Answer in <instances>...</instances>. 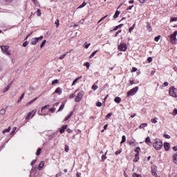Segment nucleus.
I'll list each match as a JSON object with an SVG mask.
<instances>
[{
	"label": "nucleus",
	"mask_w": 177,
	"mask_h": 177,
	"mask_svg": "<svg viewBox=\"0 0 177 177\" xmlns=\"http://www.w3.org/2000/svg\"><path fill=\"white\" fill-rule=\"evenodd\" d=\"M153 147L156 149V150H161L162 148V141H161L160 139H155Z\"/></svg>",
	"instance_id": "f257e3e1"
},
{
	"label": "nucleus",
	"mask_w": 177,
	"mask_h": 177,
	"mask_svg": "<svg viewBox=\"0 0 177 177\" xmlns=\"http://www.w3.org/2000/svg\"><path fill=\"white\" fill-rule=\"evenodd\" d=\"M1 48L4 55H7V56H10V55H12L10 51H9V46H2Z\"/></svg>",
	"instance_id": "f03ea898"
},
{
	"label": "nucleus",
	"mask_w": 177,
	"mask_h": 177,
	"mask_svg": "<svg viewBox=\"0 0 177 177\" xmlns=\"http://www.w3.org/2000/svg\"><path fill=\"white\" fill-rule=\"evenodd\" d=\"M44 39V36H40L39 37H35L31 39L32 45H37L39 41H42Z\"/></svg>",
	"instance_id": "7ed1b4c3"
},
{
	"label": "nucleus",
	"mask_w": 177,
	"mask_h": 177,
	"mask_svg": "<svg viewBox=\"0 0 177 177\" xmlns=\"http://www.w3.org/2000/svg\"><path fill=\"white\" fill-rule=\"evenodd\" d=\"M176 35L177 31H175L171 36H170V42L174 45H176Z\"/></svg>",
	"instance_id": "20e7f679"
},
{
	"label": "nucleus",
	"mask_w": 177,
	"mask_h": 177,
	"mask_svg": "<svg viewBox=\"0 0 177 177\" xmlns=\"http://www.w3.org/2000/svg\"><path fill=\"white\" fill-rule=\"evenodd\" d=\"M138 90H139V87H138V86L130 90L127 93V97H129V96H133V95H135L136 93V92H138Z\"/></svg>",
	"instance_id": "39448f33"
},
{
	"label": "nucleus",
	"mask_w": 177,
	"mask_h": 177,
	"mask_svg": "<svg viewBox=\"0 0 177 177\" xmlns=\"http://www.w3.org/2000/svg\"><path fill=\"white\" fill-rule=\"evenodd\" d=\"M83 96H84V91L79 92L77 97L75 98V102H80Z\"/></svg>",
	"instance_id": "423d86ee"
},
{
	"label": "nucleus",
	"mask_w": 177,
	"mask_h": 177,
	"mask_svg": "<svg viewBox=\"0 0 177 177\" xmlns=\"http://www.w3.org/2000/svg\"><path fill=\"white\" fill-rule=\"evenodd\" d=\"M169 93L170 96H172L173 97H177L176 93H175V87L171 86L169 89Z\"/></svg>",
	"instance_id": "0eeeda50"
},
{
	"label": "nucleus",
	"mask_w": 177,
	"mask_h": 177,
	"mask_svg": "<svg viewBox=\"0 0 177 177\" xmlns=\"http://www.w3.org/2000/svg\"><path fill=\"white\" fill-rule=\"evenodd\" d=\"M118 49H120L122 52H125L127 50V44L125 43H122L118 46Z\"/></svg>",
	"instance_id": "6e6552de"
},
{
	"label": "nucleus",
	"mask_w": 177,
	"mask_h": 177,
	"mask_svg": "<svg viewBox=\"0 0 177 177\" xmlns=\"http://www.w3.org/2000/svg\"><path fill=\"white\" fill-rule=\"evenodd\" d=\"M36 113L37 112L35 111H34V110L30 111V112H29L28 113V115H26V120H30V118L31 117V115H32V117H34V115H35Z\"/></svg>",
	"instance_id": "1a4fd4ad"
},
{
	"label": "nucleus",
	"mask_w": 177,
	"mask_h": 177,
	"mask_svg": "<svg viewBox=\"0 0 177 177\" xmlns=\"http://www.w3.org/2000/svg\"><path fill=\"white\" fill-rule=\"evenodd\" d=\"M62 88L60 87H58L55 91V92L53 93V95H55V93H58V95H62Z\"/></svg>",
	"instance_id": "9d476101"
},
{
	"label": "nucleus",
	"mask_w": 177,
	"mask_h": 177,
	"mask_svg": "<svg viewBox=\"0 0 177 177\" xmlns=\"http://www.w3.org/2000/svg\"><path fill=\"white\" fill-rule=\"evenodd\" d=\"M164 147H165V150L166 151H168V150H169V147H170L169 143V142H165Z\"/></svg>",
	"instance_id": "9b49d317"
},
{
	"label": "nucleus",
	"mask_w": 177,
	"mask_h": 177,
	"mask_svg": "<svg viewBox=\"0 0 177 177\" xmlns=\"http://www.w3.org/2000/svg\"><path fill=\"white\" fill-rule=\"evenodd\" d=\"M12 86V82L10 83L3 90V93H5L6 92H8V91H9V89H10V87Z\"/></svg>",
	"instance_id": "f8f14e48"
},
{
	"label": "nucleus",
	"mask_w": 177,
	"mask_h": 177,
	"mask_svg": "<svg viewBox=\"0 0 177 177\" xmlns=\"http://www.w3.org/2000/svg\"><path fill=\"white\" fill-rule=\"evenodd\" d=\"M173 162L177 164V153L173 154Z\"/></svg>",
	"instance_id": "ddd939ff"
},
{
	"label": "nucleus",
	"mask_w": 177,
	"mask_h": 177,
	"mask_svg": "<svg viewBox=\"0 0 177 177\" xmlns=\"http://www.w3.org/2000/svg\"><path fill=\"white\" fill-rule=\"evenodd\" d=\"M67 129V125H63L62 127V129L59 130L60 133H63L64 132V130Z\"/></svg>",
	"instance_id": "4468645a"
},
{
	"label": "nucleus",
	"mask_w": 177,
	"mask_h": 177,
	"mask_svg": "<svg viewBox=\"0 0 177 177\" xmlns=\"http://www.w3.org/2000/svg\"><path fill=\"white\" fill-rule=\"evenodd\" d=\"M73 114H74V112L71 111V113L65 118L64 121H67L69 118H71Z\"/></svg>",
	"instance_id": "2eb2a0df"
},
{
	"label": "nucleus",
	"mask_w": 177,
	"mask_h": 177,
	"mask_svg": "<svg viewBox=\"0 0 177 177\" xmlns=\"http://www.w3.org/2000/svg\"><path fill=\"white\" fill-rule=\"evenodd\" d=\"M81 78H82V76H80L77 78H76L75 80H74L72 85L73 86L75 85V84L77 83V81H79V80H81Z\"/></svg>",
	"instance_id": "dca6fc26"
},
{
	"label": "nucleus",
	"mask_w": 177,
	"mask_h": 177,
	"mask_svg": "<svg viewBox=\"0 0 177 177\" xmlns=\"http://www.w3.org/2000/svg\"><path fill=\"white\" fill-rule=\"evenodd\" d=\"M133 161L134 162H138V161H139V153H136Z\"/></svg>",
	"instance_id": "f3484780"
},
{
	"label": "nucleus",
	"mask_w": 177,
	"mask_h": 177,
	"mask_svg": "<svg viewBox=\"0 0 177 177\" xmlns=\"http://www.w3.org/2000/svg\"><path fill=\"white\" fill-rule=\"evenodd\" d=\"M44 165H45V163L44 162V161H41L39 165V169L40 171L41 169H42V168H44Z\"/></svg>",
	"instance_id": "a211bd4d"
},
{
	"label": "nucleus",
	"mask_w": 177,
	"mask_h": 177,
	"mask_svg": "<svg viewBox=\"0 0 177 177\" xmlns=\"http://www.w3.org/2000/svg\"><path fill=\"white\" fill-rule=\"evenodd\" d=\"M4 114H6V109H1L0 110V115H4Z\"/></svg>",
	"instance_id": "6ab92c4d"
},
{
	"label": "nucleus",
	"mask_w": 177,
	"mask_h": 177,
	"mask_svg": "<svg viewBox=\"0 0 177 177\" xmlns=\"http://www.w3.org/2000/svg\"><path fill=\"white\" fill-rule=\"evenodd\" d=\"M114 101L115 102V103H121V97H115Z\"/></svg>",
	"instance_id": "aec40b11"
},
{
	"label": "nucleus",
	"mask_w": 177,
	"mask_h": 177,
	"mask_svg": "<svg viewBox=\"0 0 177 177\" xmlns=\"http://www.w3.org/2000/svg\"><path fill=\"white\" fill-rule=\"evenodd\" d=\"M125 142H127V137H125V136H122L120 145H122V143H125Z\"/></svg>",
	"instance_id": "412c9836"
},
{
	"label": "nucleus",
	"mask_w": 177,
	"mask_h": 177,
	"mask_svg": "<svg viewBox=\"0 0 177 177\" xmlns=\"http://www.w3.org/2000/svg\"><path fill=\"white\" fill-rule=\"evenodd\" d=\"M120 11L117 10L115 13V15H113V19H117V17H118V16H120Z\"/></svg>",
	"instance_id": "4be33fe9"
},
{
	"label": "nucleus",
	"mask_w": 177,
	"mask_h": 177,
	"mask_svg": "<svg viewBox=\"0 0 177 177\" xmlns=\"http://www.w3.org/2000/svg\"><path fill=\"white\" fill-rule=\"evenodd\" d=\"M35 100H37V97L32 100L31 101L28 102L26 103V106H30V104H32V103H34V102H35Z\"/></svg>",
	"instance_id": "5701e85b"
},
{
	"label": "nucleus",
	"mask_w": 177,
	"mask_h": 177,
	"mask_svg": "<svg viewBox=\"0 0 177 177\" xmlns=\"http://www.w3.org/2000/svg\"><path fill=\"white\" fill-rule=\"evenodd\" d=\"M84 6H86V3L85 1H84V2L82 3V4L80 5V6L77 8V9H81V8H84Z\"/></svg>",
	"instance_id": "b1692460"
},
{
	"label": "nucleus",
	"mask_w": 177,
	"mask_h": 177,
	"mask_svg": "<svg viewBox=\"0 0 177 177\" xmlns=\"http://www.w3.org/2000/svg\"><path fill=\"white\" fill-rule=\"evenodd\" d=\"M10 129H11L10 127H8V129H4V130L3 131V133H8V132H10Z\"/></svg>",
	"instance_id": "393cba45"
},
{
	"label": "nucleus",
	"mask_w": 177,
	"mask_h": 177,
	"mask_svg": "<svg viewBox=\"0 0 177 177\" xmlns=\"http://www.w3.org/2000/svg\"><path fill=\"white\" fill-rule=\"evenodd\" d=\"M145 127H147V123H142L139 126L140 129H142V128H145Z\"/></svg>",
	"instance_id": "a878e982"
},
{
	"label": "nucleus",
	"mask_w": 177,
	"mask_h": 177,
	"mask_svg": "<svg viewBox=\"0 0 177 177\" xmlns=\"http://www.w3.org/2000/svg\"><path fill=\"white\" fill-rule=\"evenodd\" d=\"M24 93H23L21 97L18 99V103H20V102H21V100H23V98L24 97Z\"/></svg>",
	"instance_id": "bb28decb"
},
{
	"label": "nucleus",
	"mask_w": 177,
	"mask_h": 177,
	"mask_svg": "<svg viewBox=\"0 0 177 177\" xmlns=\"http://www.w3.org/2000/svg\"><path fill=\"white\" fill-rule=\"evenodd\" d=\"M32 1L35 3V6H39V3L37 0H32Z\"/></svg>",
	"instance_id": "cd10ccee"
},
{
	"label": "nucleus",
	"mask_w": 177,
	"mask_h": 177,
	"mask_svg": "<svg viewBox=\"0 0 177 177\" xmlns=\"http://www.w3.org/2000/svg\"><path fill=\"white\" fill-rule=\"evenodd\" d=\"M157 120H158L157 118H154L151 120V122H152V124H156Z\"/></svg>",
	"instance_id": "c85d7f7f"
},
{
	"label": "nucleus",
	"mask_w": 177,
	"mask_h": 177,
	"mask_svg": "<svg viewBox=\"0 0 177 177\" xmlns=\"http://www.w3.org/2000/svg\"><path fill=\"white\" fill-rule=\"evenodd\" d=\"M174 21H177V17H171L170 18V23H172Z\"/></svg>",
	"instance_id": "c756f323"
},
{
	"label": "nucleus",
	"mask_w": 177,
	"mask_h": 177,
	"mask_svg": "<svg viewBox=\"0 0 177 177\" xmlns=\"http://www.w3.org/2000/svg\"><path fill=\"white\" fill-rule=\"evenodd\" d=\"M49 111H50V113H55V111H56V108H55V106H53V108H50V109H49Z\"/></svg>",
	"instance_id": "7c9ffc66"
},
{
	"label": "nucleus",
	"mask_w": 177,
	"mask_h": 177,
	"mask_svg": "<svg viewBox=\"0 0 177 177\" xmlns=\"http://www.w3.org/2000/svg\"><path fill=\"white\" fill-rule=\"evenodd\" d=\"M161 38V35H158L157 37H155V41L156 42H158V41H160V39Z\"/></svg>",
	"instance_id": "2f4dec72"
},
{
	"label": "nucleus",
	"mask_w": 177,
	"mask_h": 177,
	"mask_svg": "<svg viewBox=\"0 0 177 177\" xmlns=\"http://www.w3.org/2000/svg\"><path fill=\"white\" fill-rule=\"evenodd\" d=\"M135 151L136 154H139V151H140V147H137L136 149H135Z\"/></svg>",
	"instance_id": "473e14b6"
},
{
	"label": "nucleus",
	"mask_w": 177,
	"mask_h": 177,
	"mask_svg": "<svg viewBox=\"0 0 177 177\" xmlns=\"http://www.w3.org/2000/svg\"><path fill=\"white\" fill-rule=\"evenodd\" d=\"M97 52V50L94 51L89 57V59H92V57H93L95 56V55H96V53Z\"/></svg>",
	"instance_id": "72a5a7b5"
},
{
	"label": "nucleus",
	"mask_w": 177,
	"mask_h": 177,
	"mask_svg": "<svg viewBox=\"0 0 177 177\" xmlns=\"http://www.w3.org/2000/svg\"><path fill=\"white\" fill-rule=\"evenodd\" d=\"M63 109H64V104H62L59 106V109H58L57 111H62V110H63Z\"/></svg>",
	"instance_id": "f704fd0d"
},
{
	"label": "nucleus",
	"mask_w": 177,
	"mask_h": 177,
	"mask_svg": "<svg viewBox=\"0 0 177 177\" xmlns=\"http://www.w3.org/2000/svg\"><path fill=\"white\" fill-rule=\"evenodd\" d=\"M151 140H150V137H147L146 139H145V142L147 143H151Z\"/></svg>",
	"instance_id": "c9c22d12"
},
{
	"label": "nucleus",
	"mask_w": 177,
	"mask_h": 177,
	"mask_svg": "<svg viewBox=\"0 0 177 177\" xmlns=\"http://www.w3.org/2000/svg\"><path fill=\"white\" fill-rule=\"evenodd\" d=\"M97 88H99V86H97V85L93 84V85L92 86V89H93V91H96V89H97Z\"/></svg>",
	"instance_id": "e433bc0d"
},
{
	"label": "nucleus",
	"mask_w": 177,
	"mask_h": 177,
	"mask_svg": "<svg viewBox=\"0 0 177 177\" xmlns=\"http://www.w3.org/2000/svg\"><path fill=\"white\" fill-rule=\"evenodd\" d=\"M55 84H59V80L57 79L52 82V85H55Z\"/></svg>",
	"instance_id": "4c0bfd02"
},
{
	"label": "nucleus",
	"mask_w": 177,
	"mask_h": 177,
	"mask_svg": "<svg viewBox=\"0 0 177 177\" xmlns=\"http://www.w3.org/2000/svg\"><path fill=\"white\" fill-rule=\"evenodd\" d=\"M41 151H42V149H41V148H39L38 149H37V156H39V154H41Z\"/></svg>",
	"instance_id": "58836bf2"
},
{
	"label": "nucleus",
	"mask_w": 177,
	"mask_h": 177,
	"mask_svg": "<svg viewBox=\"0 0 177 177\" xmlns=\"http://www.w3.org/2000/svg\"><path fill=\"white\" fill-rule=\"evenodd\" d=\"M122 151V149H120L118 151H116L115 152V154H116V156H118V154H121Z\"/></svg>",
	"instance_id": "ea45409f"
},
{
	"label": "nucleus",
	"mask_w": 177,
	"mask_h": 177,
	"mask_svg": "<svg viewBox=\"0 0 177 177\" xmlns=\"http://www.w3.org/2000/svg\"><path fill=\"white\" fill-rule=\"evenodd\" d=\"M133 177H142V175L134 173L133 174Z\"/></svg>",
	"instance_id": "a19ab883"
},
{
	"label": "nucleus",
	"mask_w": 177,
	"mask_h": 177,
	"mask_svg": "<svg viewBox=\"0 0 177 177\" xmlns=\"http://www.w3.org/2000/svg\"><path fill=\"white\" fill-rule=\"evenodd\" d=\"M147 62L149 63H151L153 62V58L151 57H149L147 59Z\"/></svg>",
	"instance_id": "79ce46f5"
},
{
	"label": "nucleus",
	"mask_w": 177,
	"mask_h": 177,
	"mask_svg": "<svg viewBox=\"0 0 177 177\" xmlns=\"http://www.w3.org/2000/svg\"><path fill=\"white\" fill-rule=\"evenodd\" d=\"M69 147L68 145H65V151L66 153H68Z\"/></svg>",
	"instance_id": "37998d69"
},
{
	"label": "nucleus",
	"mask_w": 177,
	"mask_h": 177,
	"mask_svg": "<svg viewBox=\"0 0 177 177\" xmlns=\"http://www.w3.org/2000/svg\"><path fill=\"white\" fill-rule=\"evenodd\" d=\"M151 172L153 176H157V172L156 171V170H152Z\"/></svg>",
	"instance_id": "c03bdc74"
},
{
	"label": "nucleus",
	"mask_w": 177,
	"mask_h": 177,
	"mask_svg": "<svg viewBox=\"0 0 177 177\" xmlns=\"http://www.w3.org/2000/svg\"><path fill=\"white\" fill-rule=\"evenodd\" d=\"M111 115H113V113H108L107 115L106 116V120H107V118H110Z\"/></svg>",
	"instance_id": "a18cd8bd"
},
{
	"label": "nucleus",
	"mask_w": 177,
	"mask_h": 177,
	"mask_svg": "<svg viewBox=\"0 0 177 177\" xmlns=\"http://www.w3.org/2000/svg\"><path fill=\"white\" fill-rule=\"evenodd\" d=\"M164 138H165L166 139H171V136L167 134H164Z\"/></svg>",
	"instance_id": "49530a36"
},
{
	"label": "nucleus",
	"mask_w": 177,
	"mask_h": 177,
	"mask_svg": "<svg viewBox=\"0 0 177 177\" xmlns=\"http://www.w3.org/2000/svg\"><path fill=\"white\" fill-rule=\"evenodd\" d=\"M84 66H86V67H87L88 70H89V67H90L89 62H86V63L84 64Z\"/></svg>",
	"instance_id": "de8ad7c7"
},
{
	"label": "nucleus",
	"mask_w": 177,
	"mask_h": 177,
	"mask_svg": "<svg viewBox=\"0 0 177 177\" xmlns=\"http://www.w3.org/2000/svg\"><path fill=\"white\" fill-rule=\"evenodd\" d=\"M135 28V24H133L130 28H129V32H132V30H133Z\"/></svg>",
	"instance_id": "09e8293b"
},
{
	"label": "nucleus",
	"mask_w": 177,
	"mask_h": 177,
	"mask_svg": "<svg viewBox=\"0 0 177 177\" xmlns=\"http://www.w3.org/2000/svg\"><path fill=\"white\" fill-rule=\"evenodd\" d=\"M155 73H156V69L153 68V70L151 71V75H154Z\"/></svg>",
	"instance_id": "8fccbe9b"
},
{
	"label": "nucleus",
	"mask_w": 177,
	"mask_h": 177,
	"mask_svg": "<svg viewBox=\"0 0 177 177\" xmlns=\"http://www.w3.org/2000/svg\"><path fill=\"white\" fill-rule=\"evenodd\" d=\"M66 57V54H64L59 57V60H63V59Z\"/></svg>",
	"instance_id": "3c124183"
},
{
	"label": "nucleus",
	"mask_w": 177,
	"mask_h": 177,
	"mask_svg": "<svg viewBox=\"0 0 177 177\" xmlns=\"http://www.w3.org/2000/svg\"><path fill=\"white\" fill-rule=\"evenodd\" d=\"M96 106H97V107H102V102H97Z\"/></svg>",
	"instance_id": "603ef678"
},
{
	"label": "nucleus",
	"mask_w": 177,
	"mask_h": 177,
	"mask_svg": "<svg viewBox=\"0 0 177 177\" xmlns=\"http://www.w3.org/2000/svg\"><path fill=\"white\" fill-rule=\"evenodd\" d=\"M177 115V109H174L173 111V115Z\"/></svg>",
	"instance_id": "864d4df0"
},
{
	"label": "nucleus",
	"mask_w": 177,
	"mask_h": 177,
	"mask_svg": "<svg viewBox=\"0 0 177 177\" xmlns=\"http://www.w3.org/2000/svg\"><path fill=\"white\" fill-rule=\"evenodd\" d=\"M55 24L56 25V27H59V19H57L55 22Z\"/></svg>",
	"instance_id": "5fc2aeb1"
},
{
	"label": "nucleus",
	"mask_w": 177,
	"mask_h": 177,
	"mask_svg": "<svg viewBox=\"0 0 177 177\" xmlns=\"http://www.w3.org/2000/svg\"><path fill=\"white\" fill-rule=\"evenodd\" d=\"M106 158H107V156H106V155H102V161H104V160H106Z\"/></svg>",
	"instance_id": "6e6d98bb"
},
{
	"label": "nucleus",
	"mask_w": 177,
	"mask_h": 177,
	"mask_svg": "<svg viewBox=\"0 0 177 177\" xmlns=\"http://www.w3.org/2000/svg\"><path fill=\"white\" fill-rule=\"evenodd\" d=\"M121 31H122V30H120L118 32H116L115 37H118V35L121 32Z\"/></svg>",
	"instance_id": "4d7b16f0"
},
{
	"label": "nucleus",
	"mask_w": 177,
	"mask_h": 177,
	"mask_svg": "<svg viewBox=\"0 0 177 177\" xmlns=\"http://www.w3.org/2000/svg\"><path fill=\"white\" fill-rule=\"evenodd\" d=\"M60 176H62V172L61 171H59L58 174H57L55 175V177H60Z\"/></svg>",
	"instance_id": "13d9d810"
},
{
	"label": "nucleus",
	"mask_w": 177,
	"mask_h": 177,
	"mask_svg": "<svg viewBox=\"0 0 177 177\" xmlns=\"http://www.w3.org/2000/svg\"><path fill=\"white\" fill-rule=\"evenodd\" d=\"M27 45H28V41H25L24 44H23V46L24 48H26V46H27Z\"/></svg>",
	"instance_id": "bf43d9fd"
},
{
	"label": "nucleus",
	"mask_w": 177,
	"mask_h": 177,
	"mask_svg": "<svg viewBox=\"0 0 177 177\" xmlns=\"http://www.w3.org/2000/svg\"><path fill=\"white\" fill-rule=\"evenodd\" d=\"M37 16H41V10L40 9L37 10Z\"/></svg>",
	"instance_id": "052dcab7"
},
{
	"label": "nucleus",
	"mask_w": 177,
	"mask_h": 177,
	"mask_svg": "<svg viewBox=\"0 0 177 177\" xmlns=\"http://www.w3.org/2000/svg\"><path fill=\"white\" fill-rule=\"evenodd\" d=\"M66 132H68V133H71V132H73V130H71L70 129H67Z\"/></svg>",
	"instance_id": "680f3d73"
},
{
	"label": "nucleus",
	"mask_w": 177,
	"mask_h": 177,
	"mask_svg": "<svg viewBox=\"0 0 177 177\" xmlns=\"http://www.w3.org/2000/svg\"><path fill=\"white\" fill-rule=\"evenodd\" d=\"M147 30H149V28H151V26H150V24L147 23Z\"/></svg>",
	"instance_id": "e2e57ef3"
},
{
	"label": "nucleus",
	"mask_w": 177,
	"mask_h": 177,
	"mask_svg": "<svg viewBox=\"0 0 177 177\" xmlns=\"http://www.w3.org/2000/svg\"><path fill=\"white\" fill-rule=\"evenodd\" d=\"M70 99H73V97H75V94H71L70 96H69Z\"/></svg>",
	"instance_id": "0e129e2a"
},
{
	"label": "nucleus",
	"mask_w": 177,
	"mask_h": 177,
	"mask_svg": "<svg viewBox=\"0 0 177 177\" xmlns=\"http://www.w3.org/2000/svg\"><path fill=\"white\" fill-rule=\"evenodd\" d=\"M174 151H177V145L173 147Z\"/></svg>",
	"instance_id": "69168bd1"
},
{
	"label": "nucleus",
	"mask_w": 177,
	"mask_h": 177,
	"mask_svg": "<svg viewBox=\"0 0 177 177\" xmlns=\"http://www.w3.org/2000/svg\"><path fill=\"white\" fill-rule=\"evenodd\" d=\"M133 8V6H129L128 8H127V10H131Z\"/></svg>",
	"instance_id": "338daca9"
},
{
	"label": "nucleus",
	"mask_w": 177,
	"mask_h": 177,
	"mask_svg": "<svg viewBox=\"0 0 177 177\" xmlns=\"http://www.w3.org/2000/svg\"><path fill=\"white\" fill-rule=\"evenodd\" d=\"M118 26H115V28L113 29V31H117V30L118 29Z\"/></svg>",
	"instance_id": "774afa93"
}]
</instances>
